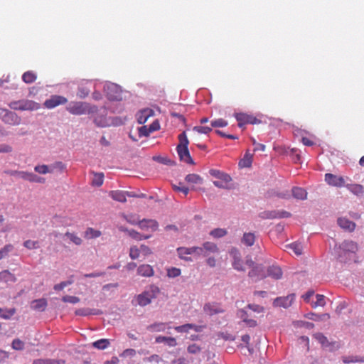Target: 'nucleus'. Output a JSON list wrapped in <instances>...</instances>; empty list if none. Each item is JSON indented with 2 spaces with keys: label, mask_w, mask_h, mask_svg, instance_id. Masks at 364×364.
<instances>
[{
  "label": "nucleus",
  "mask_w": 364,
  "mask_h": 364,
  "mask_svg": "<svg viewBox=\"0 0 364 364\" xmlns=\"http://www.w3.org/2000/svg\"><path fill=\"white\" fill-rule=\"evenodd\" d=\"M65 236L76 245H80L82 244V239L73 232H67Z\"/></svg>",
  "instance_id": "ea45409f"
},
{
  "label": "nucleus",
  "mask_w": 364,
  "mask_h": 364,
  "mask_svg": "<svg viewBox=\"0 0 364 364\" xmlns=\"http://www.w3.org/2000/svg\"><path fill=\"white\" fill-rule=\"evenodd\" d=\"M0 281L6 283H13L16 281V277L8 270H4L0 272Z\"/></svg>",
  "instance_id": "c756f323"
},
{
  "label": "nucleus",
  "mask_w": 364,
  "mask_h": 364,
  "mask_svg": "<svg viewBox=\"0 0 364 364\" xmlns=\"http://www.w3.org/2000/svg\"><path fill=\"white\" fill-rule=\"evenodd\" d=\"M187 350L189 353L197 354L200 352L201 348L196 344H192L188 346Z\"/></svg>",
  "instance_id": "13d9d810"
},
{
  "label": "nucleus",
  "mask_w": 364,
  "mask_h": 364,
  "mask_svg": "<svg viewBox=\"0 0 364 364\" xmlns=\"http://www.w3.org/2000/svg\"><path fill=\"white\" fill-rule=\"evenodd\" d=\"M228 124V122L222 118L214 119L210 123L211 127H225Z\"/></svg>",
  "instance_id": "a18cd8bd"
},
{
  "label": "nucleus",
  "mask_w": 364,
  "mask_h": 364,
  "mask_svg": "<svg viewBox=\"0 0 364 364\" xmlns=\"http://www.w3.org/2000/svg\"><path fill=\"white\" fill-rule=\"evenodd\" d=\"M14 247L12 245H6L2 249L0 250V260L6 258L9 256V253L13 252Z\"/></svg>",
  "instance_id": "58836bf2"
},
{
  "label": "nucleus",
  "mask_w": 364,
  "mask_h": 364,
  "mask_svg": "<svg viewBox=\"0 0 364 364\" xmlns=\"http://www.w3.org/2000/svg\"><path fill=\"white\" fill-rule=\"evenodd\" d=\"M104 181V173H95L94 178L92 181V185L100 187L103 184Z\"/></svg>",
  "instance_id": "4c0bfd02"
},
{
  "label": "nucleus",
  "mask_w": 364,
  "mask_h": 364,
  "mask_svg": "<svg viewBox=\"0 0 364 364\" xmlns=\"http://www.w3.org/2000/svg\"><path fill=\"white\" fill-rule=\"evenodd\" d=\"M266 275L267 277H270L274 279H279L282 277V271L278 266H269L267 269Z\"/></svg>",
  "instance_id": "a211bd4d"
},
{
  "label": "nucleus",
  "mask_w": 364,
  "mask_h": 364,
  "mask_svg": "<svg viewBox=\"0 0 364 364\" xmlns=\"http://www.w3.org/2000/svg\"><path fill=\"white\" fill-rule=\"evenodd\" d=\"M338 258L341 262H346L355 257L358 250L357 244L353 241H344L338 248Z\"/></svg>",
  "instance_id": "f03ea898"
},
{
  "label": "nucleus",
  "mask_w": 364,
  "mask_h": 364,
  "mask_svg": "<svg viewBox=\"0 0 364 364\" xmlns=\"http://www.w3.org/2000/svg\"><path fill=\"white\" fill-rule=\"evenodd\" d=\"M204 256H208L210 253H216L218 252V247L217 245L210 242H206L203 244Z\"/></svg>",
  "instance_id": "b1692460"
},
{
  "label": "nucleus",
  "mask_w": 364,
  "mask_h": 364,
  "mask_svg": "<svg viewBox=\"0 0 364 364\" xmlns=\"http://www.w3.org/2000/svg\"><path fill=\"white\" fill-rule=\"evenodd\" d=\"M37 78V75L32 71H28L24 73V82L32 83Z\"/></svg>",
  "instance_id": "c03bdc74"
},
{
  "label": "nucleus",
  "mask_w": 364,
  "mask_h": 364,
  "mask_svg": "<svg viewBox=\"0 0 364 364\" xmlns=\"http://www.w3.org/2000/svg\"><path fill=\"white\" fill-rule=\"evenodd\" d=\"M203 311L205 314L213 316L214 314L223 313L225 311L217 303H208L203 306Z\"/></svg>",
  "instance_id": "4468645a"
},
{
  "label": "nucleus",
  "mask_w": 364,
  "mask_h": 364,
  "mask_svg": "<svg viewBox=\"0 0 364 364\" xmlns=\"http://www.w3.org/2000/svg\"><path fill=\"white\" fill-rule=\"evenodd\" d=\"M72 284V281H65L62 282L59 284H57L54 286L53 289L55 291H60L63 290L65 287Z\"/></svg>",
  "instance_id": "680f3d73"
},
{
  "label": "nucleus",
  "mask_w": 364,
  "mask_h": 364,
  "mask_svg": "<svg viewBox=\"0 0 364 364\" xmlns=\"http://www.w3.org/2000/svg\"><path fill=\"white\" fill-rule=\"evenodd\" d=\"M294 294H291L286 296H280L276 298L273 301V305L275 307H283L285 309L291 306L294 300Z\"/></svg>",
  "instance_id": "1a4fd4ad"
},
{
  "label": "nucleus",
  "mask_w": 364,
  "mask_h": 364,
  "mask_svg": "<svg viewBox=\"0 0 364 364\" xmlns=\"http://www.w3.org/2000/svg\"><path fill=\"white\" fill-rule=\"evenodd\" d=\"M136 352L133 348H128L124 350L121 354L120 356L123 358L127 357H134L136 355Z\"/></svg>",
  "instance_id": "bf43d9fd"
},
{
  "label": "nucleus",
  "mask_w": 364,
  "mask_h": 364,
  "mask_svg": "<svg viewBox=\"0 0 364 364\" xmlns=\"http://www.w3.org/2000/svg\"><path fill=\"white\" fill-rule=\"evenodd\" d=\"M198 249L192 248V247H178L177 249V252L180 258L185 259L186 261H192L191 258L188 257L189 255L194 254L196 250Z\"/></svg>",
  "instance_id": "dca6fc26"
},
{
  "label": "nucleus",
  "mask_w": 364,
  "mask_h": 364,
  "mask_svg": "<svg viewBox=\"0 0 364 364\" xmlns=\"http://www.w3.org/2000/svg\"><path fill=\"white\" fill-rule=\"evenodd\" d=\"M12 348L15 350H21L23 348V342L20 339H15L12 342Z\"/></svg>",
  "instance_id": "338daca9"
},
{
  "label": "nucleus",
  "mask_w": 364,
  "mask_h": 364,
  "mask_svg": "<svg viewBox=\"0 0 364 364\" xmlns=\"http://www.w3.org/2000/svg\"><path fill=\"white\" fill-rule=\"evenodd\" d=\"M66 109L74 115H82L92 112L89 104L85 102H72L67 106Z\"/></svg>",
  "instance_id": "20e7f679"
},
{
  "label": "nucleus",
  "mask_w": 364,
  "mask_h": 364,
  "mask_svg": "<svg viewBox=\"0 0 364 364\" xmlns=\"http://www.w3.org/2000/svg\"><path fill=\"white\" fill-rule=\"evenodd\" d=\"M306 317L311 320L320 321L323 319H328L330 318V315L328 314H323L319 315L314 313H309L307 314Z\"/></svg>",
  "instance_id": "a19ab883"
},
{
  "label": "nucleus",
  "mask_w": 364,
  "mask_h": 364,
  "mask_svg": "<svg viewBox=\"0 0 364 364\" xmlns=\"http://www.w3.org/2000/svg\"><path fill=\"white\" fill-rule=\"evenodd\" d=\"M109 196L114 200L122 203H124L127 201L126 192H124L122 191H112L109 192Z\"/></svg>",
  "instance_id": "393cba45"
},
{
  "label": "nucleus",
  "mask_w": 364,
  "mask_h": 364,
  "mask_svg": "<svg viewBox=\"0 0 364 364\" xmlns=\"http://www.w3.org/2000/svg\"><path fill=\"white\" fill-rule=\"evenodd\" d=\"M292 195L296 199L304 200L306 198L307 192L302 188L294 187L292 188Z\"/></svg>",
  "instance_id": "c85d7f7f"
},
{
  "label": "nucleus",
  "mask_w": 364,
  "mask_h": 364,
  "mask_svg": "<svg viewBox=\"0 0 364 364\" xmlns=\"http://www.w3.org/2000/svg\"><path fill=\"white\" fill-rule=\"evenodd\" d=\"M35 171L41 174H46L47 173H50L52 171L49 170L48 166L47 165H38L35 167Z\"/></svg>",
  "instance_id": "6e6d98bb"
},
{
  "label": "nucleus",
  "mask_w": 364,
  "mask_h": 364,
  "mask_svg": "<svg viewBox=\"0 0 364 364\" xmlns=\"http://www.w3.org/2000/svg\"><path fill=\"white\" fill-rule=\"evenodd\" d=\"M338 224L341 228L350 232H353L356 226L355 223L350 221L346 218H339L338 219Z\"/></svg>",
  "instance_id": "aec40b11"
},
{
  "label": "nucleus",
  "mask_w": 364,
  "mask_h": 364,
  "mask_svg": "<svg viewBox=\"0 0 364 364\" xmlns=\"http://www.w3.org/2000/svg\"><path fill=\"white\" fill-rule=\"evenodd\" d=\"M291 214L287 211H264L261 213L260 217L263 219H274L289 218Z\"/></svg>",
  "instance_id": "ddd939ff"
},
{
  "label": "nucleus",
  "mask_w": 364,
  "mask_h": 364,
  "mask_svg": "<svg viewBox=\"0 0 364 364\" xmlns=\"http://www.w3.org/2000/svg\"><path fill=\"white\" fill-rule=\"evenodd\" d=\"M109 341L105 338L100 339L92 343V346L100 350H104L107 348L109 346Z\"/></svg>",
  "instance_id": "c9c22d12"
},
{
  "label": "nucleus",
  "mask_w": 364,
  "mask_h": 364,
  "mask_svg": "<svg viewBox=\"0 0 364 364\" xmlns=\"http://www.w3.org/2000/svg\"><path fill=\"white\" fill-rule=\"evenodd\" d=\"M75 313L77 316H88L90 314H94V313L92 312V310L90 309H88V308L78 309L75 311Z\"/></svg>",
  "instance_id": "3c124183"
},
{
  "label": "nucleus",
  "mask_w": 364,
  "mask_h": 364,
  "mask_svg": "<svg viewBox=\"0 0 364 364\" xmlns=\"http://www.w3.org/2000/svg\"><path fill=\"white\" fill-rule=\"evenodd\" d=\"M53 360L48 359H38L33 361V364H53Z\"/></svg>",
  "instance_id": "774afa93"
},
{
  "label": "nucleus",
  "mask_w": 364,
  "mask_h": 364,
  "mask_svg": "<svg viewBox=\"0 0 364 364\" xmlns=\"http://www.w3.org/2000/svg\"><path fill=\"white\" fill-rule=\"evenodd\" d=\"M160 129V124L158 120H155L153 122L149 127L142 126L139 128V136H148L149 134L155 131H157Z\"/></svg>",
  "instance_id": "f8f14e48"
},
{
  "label": "nucleus",
  "mask_w": 364,
  "mask_h": 364,
  "mask_svg": "<svg viewBox=\"0 0 364 364\" xmlns=\"http://www.w3.org/2000/svg\"><path fill=\"white\" fill-rule=\"evenodd\" d=\"M119 230L121 231L127 232L128 233V235L131 237H132L133 239H134L136 240H146V239H149V237H151V235H141V233L136 232L134 230H127L126 228H124L122 227H121L119 228Z\"/></svg>",
  "instance_id": "4be33fe9"
},
{
  "label": "nucleus",
  "mask_w": 364,
  "mask_h": 364,
  "mask_svg": "<svg viewBox=\"0 0 364 364\" xmlns=\"http://www.w3.org/2000/svg\"><path fill=\"white\" fill-rule=\"evenodd\" d=\"M137 225L142 230L149 231L151 232L157 230L159 227L157 221L151 219H143L141 220H139L137 223Z\"/></svg>",
  "instance_id": "9d476101"
},
{
  "label": "nucleus",
  "mask_w": 364,
  "mask_h": 364,
  "mask_svg": "<svg viewBox=\"0 0 364 364\" xmlns=\"http://www.w3.org/2000/svg\"><path fill=\"white\" fill-rule=\"evenodd\" d=\"M24 246L28 249H36L39 247V243L38 241L27 240L24 242Z\"/></svg>",
  "instance_id": "e2e57ef3"
},
{
  "label": "nucleus",
  "mask_w": 364,
  "mask_h": 364,
  "mask_svg": "<svg viewBox=\"0 0 364 364\" xmlns=\"http://www.w3.org/2000/svg\"><path fill=\"white\" fill-rule=\"evenodd\" d=\"M209 173L212 176L223 181L225 183H228L232 180L231 177L228 174L217 169H210L209 171Z\"/></svg>",
  "instance_id": "412c9836"
},
{
  "label": "nucleus",
  "mask_w": 364,
  "mask_h": 364,
  "mask_svg": "<svg viewBox=\"0 0 364 364\" xmlns=\"http://www.w3.org/2000/svg\"><path fill=\"white\" fill-rule=\"evenodd\" d=\"M255 241V235L252 232H245L242 238V242L247 246H252Z\"/></svg>",
  "instance_id": "473e14b6"
},
{
  "label": "nucleus",
  "mask_w": 364,
  "mask_h": 364,
  "mask_svg": "<svg viewBox=\"0 0 364 364\" xmlns=\"http://www.w3.org/2000/svg\"><path fill=\"white\" fill-rule=\"evenodd\" d=\"M48 303L46 299H39L32 301L31 306L33 309L43 311L47 307Z\"/></svg>",
  "instance_id": "5701e85b"
},
{
  "label": "nucleus",
  "mask_w": 364,
  "mask_h": 364,
  "mask_svg": "<svg viewBox=\"0 0 364 364\" xmlns=\"http://www.w3.org/2000/svg\"><path fill=\"white\" fill-rule=\"evenodd\" d=\"M68 102V99L61 95H51L43 102L44 107L47 109H53L59 105H65Z\"/></svg>",
  "instance_id": "6e6552de"
},
{
  "label": "nucleus",
  "mask_w": 364,
  "mask_h": 364,
  "mask_svg": "<svg viewBox=\"0 0 364 364\" xmlns=\"http://www.w3.org/2000/svg\"><path fill=\"white\" fill-rule=\"evenodd\" d=\"M326 182L332 186L342 187L345 186V180L343 177L338 176L332 173H326L325 175Z\"/></svg>",
  "instance_id": "9b49d317"
},
{
  "label": "nucleus",
  "mask_w": 364,
  "mask_h": 364,
  "mask_svg": "<svg viewBox=\"0 0 364 364\" xmlns=\"http://www.w3.org/2000/svg\"><path fill=\"white\" fill-rule=\"evenodd\" d=\"M191 323L176 326L174 329L178 333H188L191 330Z\"/></svg>",
  "instance_id": "864d4df0"
},
{
  "label": "nucleus",
  "mask_w": 364,
  "mask_h": 364,
  "mask_svg": "<svg viewBox=\"0 0 364 364\" xmlns=\"http://www.w3.org/2000/svg\"><path fill=\"white\" fill-rule=\"evenodd\" d=\"M249 277L255 279V281L262 279L267 277L266 272L262 265H256L249 272Z\"/></svg>",
  "instance_id": "2eb2a0df"
},
{
  "label": "nucleus",
  "mask_w": 364,
  "mask_h": 364,
  "mask_svg": "<svg viewBox=\"0 0 364 364\" xmlns=\"http://www.w3.org/2000/svg\"><path fill=\"white\" fill-rule=\"evenodd\" d=\"M154 115V111L151 109H144L139 112L136 114L137 122L143 124L148 119Z\"/></svg>",
  "instance_id": "6ab92c4d"
},
{
  "label": "nucleus",
  "mask_w": 364,
  "mask_h": 364,
  "mask_svg": "<svg viewBox=\"0 0 364 364\" xmlns=\"http://www.w3.org/2000/svg\"><path fill=\"white\" fill-rule=\"evenodd\" d=\"M24 178H26L31 181L37 182V183H44L45 178L39 177L38 176H33L31 174H28L24 173Z\"/></svg>",
  "instance_id": "8fccbe9b"
},
{
  "label": "nucleus",
  "mask_w": 364,
  "mask_h": 364,
  "mask_svg": "<svg viewBox=\"0 0 364 364\" xmlns=\"http://www.w3.org/2000/svg\"><path fill=\"white\" fill-rule=\"evenodd\" d=\"M167 328V323L163 322L154 323L147 326V329L151 332H161Z\"/></svg>",
  "instance_id": "cd10ccee"
},
{
  "label": "nucleus",
  "mask_w": 364,
  "mask_h": 364,
  "mask_svg": "<svg viewBox=\"0 0 364 364\" xmlns=\"http://www.w3.org/2000/svg\"><path fill=\"white\" fill-rule=\"evenodd\" d=\"M252 154L249 152H246L244 157L240 161L239 166L241 168L250 167L252 163Z\"/></svg>",
  "instance_id": "7c9ffc66"
},
{
  "label": "nucleus",
  "mask_w": 364,
  "mask_h": 364,
  "mask_svg": "<svg viewBox=\"0 0 364 364\" xmlns=\"http://www.w3.org/2000/svg\"><path fill=\"white\" fill-rule=\"evenodd\" d=\"M232 266L233 267L238 270V271H245V269L243 267V265H242V260L238 258V257H235L234 258V261H233V263H232Z\"/></svg>",
  "instance_id": "5fc2aeb1"
},
{
  "label": "nucleus",
  "mask_w": 364,
  "mask_h": 364,
  "mask_svg": "<svg viewBox=\"0 0 364 364\" xmlns=\"http://www.w3.org/2000/svg\"><path fill=\"white\" fill-rule=\"evenodd\" d=\"M247 307L251 309L252 311L257 313H260L264 311V307L257 304H248Z\"/></svg>",
  "instance_id": "0e129e2a"
},
{
  "label": "nucleus",
  "mask_w": 364,
  "mask_h": 364,
  "mask_svg": "<svg viewBox=\"0 0 364 364\" xmlns=\"http://www.w3.org/2000/svg\"><path fill=\"white\" fill-rule=\"evenodd\" d=\"M345 186L352 193L358 196L362 195L364 193V187L360 184H346Z\"/></svg>",
  "instance_id": "bb28decb"
},
{
  "label": "nucleus",
  "mask_w": 364,
  "mask_h": 364,
  "mask_svg": "<svg viewBox=\"0 0 364 364\" xmlns=\"http://www.w3.org/2000/svg\"><path fill=\"white\" fill-rule=\"evenodd\" d=\"M186 181L190 184H201L203 183V178L198 174L191 173L188 174L185 178Z\"/></svg>",
  "instance_id": "2f4dec72"
},
{
  "label": "nucleus",
  "mask_w": 364,
  "mask_h": 364,
  "mask_svg": "<svg viewBox=\"0 0 364 364\" xmlns=\"http://www.w3.org/2000/svg\"><path fill=\"white\" fill-rule=\"evenodd\" d=\"M156 342L158 343H165L170 347H174L177 345V342L175 338L173 337H166L159 336L156 338Z\"/></svg>",
  "instance_id": "a878e982"
},
{
  "label": "nucleus",
  "mask_w": 364,
  "mask_h": 364,
  "mask_svg": "<svg viewBox=\"0 0 364 364\" xmlns=\"http://www.w3.org/2000/svg\"><path fill=\"white\" fill-rule=\"evenodd\" d=\"M137 274L141 277H150L154 275V271L151 265L144 264L138 267Z\"/></svg>",
  "instance_id": "f3484780"
},
{
  "label": "nucleus",
  "mask_w": 364,
  "mask_h": 364,
  "mask_svg": "<svg viewBox=\"0 0 364 364\" xmlns=\"http://www.w3.org/2000/svg\"><path fill=\"white\" fill-rule=\"evenodd\" d=\"M167 274L169 277H176L181 274V269L176 267H172L168 269Z\"/></svg>",
  "instance_id": "052dcab7"
},
{
  "label": "nucleus",
  "mask_w": 364,
  "mask_h": 364,
  "mask_svg": "<svg viewBox=\"0 0 364 364\" xmlns=\"http://www.w3.org/2000/svg\"><path fill=\"white\" fill-rule=\"evenodd\" d=\"M139 253H140V250L137 247H136V246L131 247L130 250H129V257L132 259H137L139 256Z\"/></svg>",
  "instance_id": "4d7b16f0"
},
{
  "label": "nucleus",
  "mask_w": 364,
  "mask_h": 364,
  "mask_svg": "<svg viewBox=\"0 0 364 364\" xmlns=\"http://www.w3.org/2000/svg\"><path fill=\"white\" fill-rule=\"evenodd\" d=\"M286 247L291 250L296 255H301L302 254L303 246L300 242H293L286 245Z\"/></svg>",
  "instance_id": "f704fd0d"
},
{
  "label": "nucleus",
  "mask_w": 364,
  "mask_h": 364,
  "mask_svg": "<svg viewBox=\"0 0 364 364\" xmlns=\"http://www.w3.org/2000/svg\"><path fill=\"white\" fill-rule=\"evenodd\" d=\"M85 235V237L88 238H97L101 235V232L92 228H89L86 230Z\"/></svg>",
  "instance_id": "79ce46f5"
},
{
  "label": "nucleus",
  "mask_w": 364,
  "mask_h": 364,
  "mask_svg": "<svg viewBox=\"0 0 364 364\" xmlns=\"http://www.w3.org/2000/svg\"><path fill=\"white\" fill-rule=\"evenodd\" d=\"M62 301L65 303L77 304L80 301V298L75 296L66 295L62 298Z\"/></svg>",
  "instance_id": "603ef678"
},
{
  "label": "nucleus",
  "mask_w": 364,
  "mask_h": 364,
  "mask_svg": "<svg viewBox=\"0 0 364 364\" xmlns=\"http://www.w3.org/2000/svg\"><path fill=\"white\" fill-rule=\"evenodd\" d=\"M227 234V231L225 229L216 228L210 232V235L214 237H222Z\"/></svg>",
  "instance_id": "09e8293b"
},
{
  "label": "nucleus",
  "mask_w": 364,
  "mask_h": 364,
  "mask_svg": "<svg viewBox=\"0 0 364 364\" xmlns=\"http://www.w3.org/2000/svg\"><path fill=\"white\" fill-rule=\"evenodd\" d=\"M326 305L325 296L322 294L316 295V301L311 303L312 308H316L318 306H324Z\"/></svg>",
  "instance_id": "37998d69"
},
{
  "label": "nucleus",
  "mask_w": 364,
  "mask_h": 364,
  "mask_svg": "<svg viewBox=\"0 0 364 364\" xmlns=\"http://www.w3.org/2000/svg\"><path fill=\"white\" fill-rule=\"evenodd\" d=\"M159 293L160 289L157 286L150 285L148 289L136 296V301L139 306H146L150 304Z\"/></svg>",
  "instance_id": "7ed1b4c3"
},
{
  "label": "nucleus",
  "mask_w": 364,
  "mask_h": 364,
  "mask_svg": "<svg viewBox=\"0 0 364 364\" xmlns=\"http://www.w3.org/2000/svg\"><path fill=\"white\" fill-rule=\"evenodd\" d=\"M16 314V309L0 308V318L9 319Z\"/></svg>",
  "instance_id": "72a5a7b5"
},
{
  "label": "nucleus",
  "mask_w": 364,
  "mask_h": 364,
  "mask_svg": "<svg viewBox=\"0 0 364 364\" xmlns=\"http://www.w3.org/2000/svg\"><path fill=\"white\" fill-rule=\"evenodd\" d=\"M193 131L197 132L199 134H207L212 131V127L207 126H196L193 127Z\"/></svg>",
  "instance_id": "49530a36"
},
{
  "label": "nucleus",
  "mask_w": 364,
  "mask_h": 364,
  "mask_svg": "<svg viewBox=\"0 0 364 364\" xmlns=\"http://www.w3.org/2000/svg\"><path fill=\"white\" fill-rule=\"evenodd\" d=\"M0 118L6 124L11 125L18 124L21 122V117L15 112L0 108Z\"/></svg>",
  "instance_id": "39448f33"
},
{
  "label": "nucleus",
  "mask_w": 364,
  "mask_h": 364,
  "mask_svg": "<svg viewBox=\"0 0 364 364\" xmlns=\"http://www.w3.org/2000/svg\"><path fill=\"white\" fill-rule=\"evenodd\" d=\"M179 143L176 147L177 153L181 161L188 164H193V160L191 156L188 146L189 141L187 138L186 132H183L178 136Z\"/></svg>",
  "instance_id": "f257e3e1"
},
{
  "label": "nucleus",
  "mask_w": 364,
  "mask_h": 364,
  "mask_svg": "<svg viewBox=\"0 0 364 364\" xmlns=\"http://www.w3.org/2000/svg\"><path fill=\"white\" fill-rule=\"evenodd\" d=\"M104 90L110 100H120L122 99V91L116 84H106Z\"/></svg>",
  "instance_id": "0eeeda50"
},
{
  "label": "nucleus",
  "mask_w": 364,
  "mask_h": 364,
  "mask_svg": "<svg viewBox=\"0 0 364 364\" xmlns=\"http://www.w3.org/2000/svg\"><path fill=\"white\" fill-rule=\"evenodd\" d=\"M343 362L345 363H364V356L361 358L358 357H343Z\"/></svg>",
  "instance_id": "de8ad7c7"
},
{
  "label": "nucleus",
  "mask_w": 364,
  "mask_h": 364,
  "mask_svg": "<svg viewBox=\"0 0 364 364\" xmlns=\"http://www.w3.org/2000/svg\"><path fill=\"white\" fill-rule=\"evenodd\" d=\"M235 117L238 122V127L242 128L247 124H256L261 122L259 119L253 115L246 113H236Z\"/></svg>",
  "instance_id": "423d86ee"
},
{
  "label": "nucleus",
  "mask_w": 364,
  "mask_h": 364,
  "mask_svg": "<svg viewBox=\"0 0 364 364\" xmlns=\"http://www.w3.org/2000/svg\"><path fill=\"white\" fill-rule=\"evenodd\" d=\"M252 144L255 146L254 151H262L265 150V145L262 144L257 143L256 140L253 138L251 139Z\"/></svg>",
  "instance_id": "69168bd1"
},
{
  "label": "nucleus",
  "mask_w": 364,
  "mask_h": 364,
  "mask_svg": "<svg viewBox=\"0 0 364 364\" xmlns=\"http://www.w3.org/2000/svg\"><path fill=\"white\" fill-rule=\"evenodd\" d=\"M313 337L318 341L323 347H328L330 345L328 338L321 333H316L313 335Z\"/></svg>",
  "instance_id": "e433bc0d"
}]
</instances>
